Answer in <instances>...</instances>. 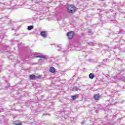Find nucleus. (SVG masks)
<instances>
[{
	"label": "nucleus",
	"instance_id": "obj_1",
	"mask_svg": "<svg viewBox=\"0 0 125 125\" xmlns=\"http://www.w3.org/2000/svg\"><path fill=\"white\" fill-rule=\"evenodd\" d=\"M75 10H76V7L73 6L72 5H69L67 7V11L69 13H73L75 12Z\"/></svg>",
	"mask_w": 125,
	"mask_h": 125
},
{
	"label": "nucleus",
	"instance_id": "obj_2",
	"mask_svg": "<svg viewBox=\"0 0 125 125\" xmlns=\"http://www.w3.org/2000/svg\"><path fill=\"white\" fill-rule=\"evenodd\" d=\"M31 2L32 3H36V4H42V0H32Z\"/></svg>",
	"mask_w": 125,
	"mask_h": 125
},
{
	"label": "nucleus",
	"instance_id": "obj_3",
	"mask_svg": "<svg viewBox=\"0 0 125 125\" xmlns=\"http://www.w3.org/2000/svg\"><path fill=\"white\" fill-rule=\"evenodd\" d=\"M67 36L69 40H71V39H73V37H74V32L70 31L68 32L67 33Z\"/></svg>",
	"mask_w": 125,
	"mask_h": 125
},
{
	"label": "nucleus",
	"instance_id": "obj_4",
	"mask_svg": "<svg viewBox=\"0 0 125 125\" xmlns=\"http://www.w3.org/2000/svg\"><path fill=\"white\" fill-rule=\"evenodd\" d=\"M40 34L41 36H42V37H43V38H46V37H47V34H46V32H45V31H41Z\"/></svg>",
	"mask_w": 125,
	"mask_h": 125
},
{
	"label": "nucleus",
	"instance_id": "obj_5",
	"mask_svg": "<svg viewBox=\"0 0 125 125\" xmlns=\"http://www.w3.org/2000/svg\"><path fill=\"white\" fill-rule=\"evenodd\" d=\"M94 98L95 100H99L100 98V94H96L94 95Z\"/></svg>",
	"mask_w": 125,
	"mask_h": 125
},
{
	"label": "nucleus",
	"instance_id": "obj_6",
	"mask_svg": "<svg viewBox=\"0 0 125 125\" xmlns=\"http://www.w3.org/2000/svg\"><path fill=\"white\" fill-rule=\"evenodd\" d=\"M36 57L38 58H43V59H47V56H45V55H38L36 56Z\"/></svg>",
	"mask_w": 125,
	"mask_h": 125
},
{
	"label": "nucleus",
	"instance_id": "obj_7",
	"mask_svg": "<svg viewBox=\"0 0 125 125\" xmlns=\"http://www.w3.org/2000/svg\"><path fill=\"white\" fill-rule=\"evenodd\" d=\"M0 47H3V49H7V48H9V47L5 45V44L3 43L0 44Z\"/></svg>",
	"mask_w": 125,
	"mask_h": 125
},
{
	"label": "nucleus",
	"instance_id": "obj_8",
	"mask_svg": "<svg viewBox=\"0 0 125 125\" xmlns=\"http://www.w3.org/2000/svg\"><path fill=\"white\" fill-rule=\"evenodd\" d=\"M55 68L53 67H51L49 69V71L50 73H55Z\"/></svg>",
	"mask_w": 125,
	"mask_h": 125
},
{
	"label": "nucleus",
	"instance_id": "obj_9",
	"mask_svg": "<svg viewBox=\"0 0 125 125\" xmlns=\"http://www.w3.org/2000/svg\"><path fill=\"white\" fill-rule=\"evenodd\" d=\"M78 97H79L78 95H75L74 96H72V100H76V99H77V98H78Z\"/></svg>",
	"mask_w": 125,
	"mask_h": 125
},
{
	"label": "nucleus",
	"instance_id": "obj_10",
	"mask_svg": "<svg viewBox=\"0 0 125 125\" xmlns=\"http://www.w3.org/2000/svg\"><path fill=\"white\" fill-rule=\"evenodd\" d=\"M19 6L18 5H14L12 7H11V9H17V8H20Z\"/></svg>",
	"mask_w": 125,
	"mask_h": 125
},
{
	"label": "nucleus",
	"instance_id": "obj_11",
	"mask_svg": "<svg viewBox=\"0 0 125 125\" xmlns=\"http://www.w3.org/2000/svg\"><path fill=\"white\" fill-rule=\"evenodd\" d=\"M5 35V33L3 31L0 32V39H2V37H3V36H4Z\"/></svg>",
	"mask_w": 125,
	"mask_h": 125
},
{
	"label": "nucleus",
	"instance_id": "obj_12",
	"mask_svg": "<svg viewBox=\"0 0 125 125\" xmlns=\"http://www.w3.org/2000/svg\"><path fill=\"white\" fill-rule=\"evenodd\" d=\"M34 28V25H30L27 27V30L29 31H31V30H33V28Z\"/></svg>",
	"mask_w": 125,
	"mask_h": 125
},
{
	"label": "nucleus",
	"instance_id": "obj_13",
	"mask_svg": "<svg viewBox=\"0 0 125 125\" xmlns=\"http://www.w3.org/2000/svg\"><path fill=\"white\" fill-rule=\"evenodd\" d=\"M30 78L31 79V80H36V76L35 75H31L30 76Z\"/></svg>",
	"mask_w": 125,
	"mask_h": 125
},
{
	"label": "nucleus",
	"instance_id": "obj_14",
	"mask_svg": "<svg viewBox=\"0 0 125 125\" xmlns=\"http://www.w3.org/2000/svg\"><path fill=\"white\" fill-rule=\"evenodd\" d=\"M89 79H94V75L93 74V73H90L89 75Z\"/></svg>",
	"mask_w": 125,
	"mask_h": 125
},
{
	"label": "nucleus",
	"instance_id": "obj_15",
	"mask_svg": "<svg viewBox=\"0 0 125 125\" xmlns=\"http://www.w3.org/2000/svg\"><path fill=\"white\" fill-rule=\"evenodd\" d=\"M72 50H78V47L75 46H72L71 47Z\"/></svg>",
	"mask_w": 125,
	"mask_h": 125
},
{
	"label": "nucleus",
	"instance_id": "obj_16",
	"mask_svg": "<svg viewBox=\"0 0 125 125\" xmlns=\"http://www.w3.org/2000/svg\"><path fill=\"white\" fill-rule=\"evenodd\" d=\"M4 23H5V24H6V25H10V24H11V22H9L6 20H5V21H4Z\"/></svg>",
	"mask_w": 125,
	"mask_h": 125
},
{
	"label": "nucleus",
	"instance_id": "obj_17",
	"mask_svg": "<svg viewBox=\"0 0 125 125\" xmlns=\"http://www.w3.org/2000/svg\"><path fill=\"white\" fill-rule=\"evenodd\" d=\"M88 44H89V45H90L91 46H93L95 45V44H96V43H93L92 42H90L88 43Z\"/></svg>",
	"mask_w": 125,
	"mask_h": 125
},
{
	"label": "nucleus",
	"instance_id": "obj_18",
	"mask_svg": "<svg viewBox=\"0 0 125 125\" xmlns=\"http://www.w3.org/2000/svg\"><path fill=\"white\" fill-rule=\"evenodd\" d=\"M41 78V76L39 75V76H36V80H37V79H40Z\"/></svg>",
	"mask_w": 125,
	"mask_h": 125
},
{
	"label": "nucleus",
	"instance_id": "obj_19",
	"mask_svg": "<svg viewBox=\"0 0 125 125\" xmlns=\"http://www.w3.org/2000/svg\"><path fill=\"white\" fill-rule=\"evenodd\" d=\"M74 89H75V90H76V91H78V90H79V88H78V87H75L74 88Z\"/></svg>",
	"mask_w": 125,
	"mask_h": 125
},
{
	"label": "nucleus",
	"instance_id": "obj_20",
	"mask_svg": "<svg viewBox=\"0 0 125 125\" xmlns=\"http://www.w3.org/2000/svg\"><path fill=\"white\" fill-rule=\"evenodd\" d=\"M88 33H89V34L91 33V30L89 29L88 31Z\"/></svg>",
	"mask_w": 125,
	"mask_h": 125
},
{
	"label": "nucleus",
	"instance_id": "obj_21",
	"mask_svg": "<svg viewBox=\"0 0 125 125\" xmlns=\"http://www.w3.org/2000/svg\"><path fill=\"white\" fill-rule=\"evenodd\" d=\"M15 125H22V124H21V123H19V124L16 123Z\"/></svg>",
	"mask_w": 125,
	"mask_h": 125
},
{
	"label": "nucleus",
	"instance_id": "obj_22",
	"mask_svg": "<svg viewBox=\"0 0 125 125\" xmlns=\"http://www.w3.org/2000/svg\"><path fill=\"white\" fill-rule=\"evenodd\" d=\"M120 33H121V34H124V31L121 30L120 31Z\"/></svg>",
	"mask_w": 125,
	"mask_h": 125
},
{
	"label": "nucleus",
	"instance_id": "obj_23",
	"mask_svg": "<svg viewBox=\"0 0 125 125\" xmlns=\"http://www.w3.org/2000/svg\"><path fill=\"white\" fill-rule=\"evenodd\" d=\"M42 59H40L39 60V61H40L41 62H42V61H43V60H42Z\"/></svg>",
	"mask_w": 125,
	"mask_h": 125
},
{
	"label": "nucleus",
	"instance_id": "obj_24",
	"mask_svg": "<svg viewBox=\"0 0 125 125\" xmlns=\"http://www.w3.org/2000/svg\"><path fill=\"white\" fill-rule=\"evenodd\" d=\"M4 5H6V4H8L7 3V2H5V3H4Z\"/></svg>",
	"mask_w": 125,
	"mask_h": 125
},
{
	"label": "nucleus",
	"instance_id": "obj_25",
	"mask_svg": "<svg viewBox=\"0 0 125 125\" xmlns=\"http://www.w3.org/2000/svg\"><path fill=\"white\" fill-rule=\"evenodd\" d=\"M117 76H114V77H113L114 79H117Z\"/></svg>",
	"mask_w": 125,
	"mask_h": 125
},
{
	"label": "nucleus",
	"instance_id": "obj_26",
	"mask_svg": "<svg viewBox=\"0 0 125 125\" xmlns=\"http://www.w3.org/2000/svg\"><path fill=\"white\" fill-rule=\"evenodd\" d=\"M37 14L40 15V14H41V13H40L39 12H38L37 13Z\"/></svg>",
	"mask_w": 125,
	"mask_h": 125
},
{
	"label": "nucleus",
	"instance_id": "obj_27",
	"mask_svg": "<svg viewBox=\"0 0 125 125\" xmlns=\"http://www.w3.org/2000/svg\"><path fill=\"white\" fill-rule=\"evenodd\" d=\"M107 60H108L107 59H104V61H107Z\"/></svg>",
	"mask_w": 125,
	"mask_h": 125
},
{
	"label": "nucleus",
	"instance_id": "obj_28",
	"mask_svg": "<svg viewBox=\"0 0 125 125\" xmlns=\"http://www.w3.org/2000/svg\"><path fill=\"white\" fill-rule=\"evenodd\" d=\"M4 23H2V26H4Z\"/></svg>",
	"mask_w": 125,
	"mask_h": 125
},
{
	"label": "nucleus",
	"instance_id": "obj_29",
	"mask_svg": "<svg viewBox=\"0 0 125 125\" xmlns=\"http://www.w3.org/2000/svg\"><path fill=\"white\" fill-rule=\"evenodd\" d=\"M83 124H84V123H83V122L82 123V125H83Z\"/></svg>",
	"mask_w": 125,
	"mask_h": 125
},
{
	"label": "nucleus",
	"instance_id": "obj_30",
	"mask_svg": "<svg viewBox=\"0 0 125 125\" xmlns=\"http://www.w3.org/2000/svg\"><path fill=\"white\" fill-rule=\"evenodd\" d=\"M58 47H59L60 48H61V47H60V46H58Z\"/></svg>",
	"mask_w": 125,
	"mask_h": 125
},
{
	"label": "nucleus",
	"instance_id": "obj_31",
	"mask_svg": "<svg viewBox=\"0 0 125 125\" xmlns=\"http://www.w3.org/2000/svg\"><path fill=\"white\" fill-rule=\"evenodd\" d=\"M58 51H60V50H59V49H58Z\"/></svg>",
	"mask_w": 125,
	"mask_h": 125
},
{
	"label": "nucleus",
	"instance_id": "obj_32",
	"mask_svg": "<svg viewBox=\"0 0 125 125\" xmlns=\"http://www.w3.org/2000/svg\"><path fill=\"white\" fill-rule=\"evenodd\" d=\"M124 6H125V3H124Z\"/></svg>",
	"mask_w": 125,
	"mask_h": 125
},
{
	"label": "nucleus",
	"instance_id": "obj_33",
	"mask_svg": "<svg viewBox=\"0 0 125 125\" xmlns=\"http://www.w3.org/2000/svg\"><path fill=\"white\" fill-rule=\"evenodd\" d=\"M0 51H1V52H2V51L0 50Z\"/></svg>",
	"mask_w": 125,
	"mask_h": 125
}]
</instances>
